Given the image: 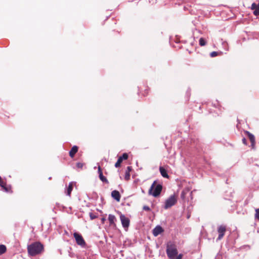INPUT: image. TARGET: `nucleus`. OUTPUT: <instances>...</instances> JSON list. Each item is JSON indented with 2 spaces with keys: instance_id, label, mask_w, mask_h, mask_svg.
Masks as SVG:
<instances>
[{
  "instance_id": "obj_1",
  "label": "nucleus",
  "mask_w": 259,
  "mask_h": 259,
  "mask_svg": "<svg viewBox=\"0 0 259 259\" xmlns=\"http://www.w3.org/2000/svg\"><path fill=\"white\" fill-rule=\"evenodd\" d=\"M28 253L31 256L41 253L44 250V245L39 242H34L27 247Z\"/></svg>"
},
{
  "instance_id": "obj_2",
  "label": "nucleus",
  "mask_w": 259,
  "mask_h": 259,
  "mask_svg": "<svg viewBox=\"0 0 259 259\" xmlns=\"http://www.w3.org/2000/svg\"><path fill=\"white\" fill-rule=\"evenodd\" d=\"M166 252L169 259H174L178 255V251L175 243L171 241L167 243Z\"/></svg>"
},
{
  "instance_id": "obj_3",
  "label": "nucleus",
  "mask_w": 259,
  "mask_h": 259,
  "mask_svg": "<svg viewBox=\"0 0 259 259\" xmlns=\"http://www.w3.org/2000/svg\"><path fill=\"white\" fill-rule=\"evenodd\" d=\"M162 189V186L161 184L156 185V181H155L151 186L149 191L148 194L151 195L154 197H158Z\"/></svg>"
},
{
  "instance_id": "obj_4",
  "label": "nucleus",
  "mask_w": 259,
  "mask_h": 259,
  "mask_svg": "<svg viewBox=\"0 0 259 259\" xmlns=\"http://www.w3.org/2000/svg\"><path fill=\"white\" fill-rule=\"evenodd\" d=\"M177 202V196L174 194L171 195L168 199L165 200L164 208L167 209L173 205H174Z\"/></svg>"
},
{
  "instance_id": "obj_5",
  "label": "nucleus",
  "mask_w": 259,
  "mask_h": 259,
  "mask_svg": "<svg viewBox=\"0 0 259 259\" xmlns=\"http://www.w3.org/2000/svg\"><path fill=\"white\" fill-rule=\"evenodd\" d=\"M73 236L77 245L81 247H84L86 245L85 241L81 234L75 232L73 233Z\"/></svg>"
},
{
  "instance_id": "obj_6",
  "label": "nucleus",
  "mask_w": 259,
  "mask_h": 259,
  "mask_svg": "<svg viewBox=\"0 0 259 259\" xmlns=\"http://www.w3.org/2000/svg\"><path fill=\"white\" fill-rule=\"evenodd\" d=\"M227 231V227L225 225H221L219 226L218 228V232L219 233V236L217 238L218 240H221Z\"/></svg>"
},
{
  "instance_id": "obj_7",
  "label": "nucleus",
  "mask_w": 259,
  "mask_h": 259,
  "mask_svg": "<svg viewBox=\"0 0 259 259\" xmlns=\"http://www.w3.org/2000/svg\"><path fill=\"white\" fill-rule=\"evenodd\" d=\"M120 219L122 225V227L126 229L129 227L130 225V219L126 217L124 214H121L120 215Z\"/></svg>"
},
{
  "instance_id": "obj_8",
  "label": "nucleus",
  "mask_w": 259,
  "mask_h": 259,
  "mask_svg": "<svg viewBox=\"0 0 259 259\" xmlns=\"http://www.w3.org/2000/svg\"><path fill=\"white\" fill-rule=\"evenodd\" d=\"M246 135L248 136L250 142H251V146L252 149H254L255 147V137L254 135H253L252 134H251L250 132L248 131H246L245 132Z\"/></svg>"
},
{
  "instance_id": "obj_9",
  "label": "nucleus",
  "mask_w": 259,
  "mask_h": 259,
  "mask_svg": "<svg viewBox=\"0 0 259 259\" xmlns=\"http://www.w3.org/2000/svg\"><path fill=\"white\" fill-rule=\"evenodd\" d=\"M108 221L109 222V225L113 227H116V225L115 222L116 221V218L115 215L110 214L108 215Z\"/></svg>"
},
{
  "instance_id": "obj_10",
  "label": "nucleus",
  "mask_w": 259,
  "mask_h": 259,
  "mask_svg": "<svg viewBox=\"0 0 259 259\" xmlns=\"http://www.w3.org/2000/svg\"><path fill=\"white\" fill-rule=\"evenodd\" d=\"M111 196L117 202H119L120 200L121 195L119 192L117 190H113L111 192Z\"/></svg>"
},
{
  "instance_id": "obj_11",
  "label": "nucleus",
  "mask_w": 259,
  "mask_h": 259,
  "mask_svg": "<svg viewBox=\"0 0 259 259\" xmlns=\"http://www.w3.org/2000/svg\"><path fill=\"white\" fill-rule=\"evenodd\" d=\"M163 232V229L160 226H156L153 230V234L154 236H157Z\"/></svg>"
},
{
  "instance_id": "obj_12",
  "label": "nucleus",
  "mask_w": 259,
  "mask_h": 259,
  "mask_svg": "<svg viewBox=\"0 0 259 259\" xmlns=\"http://www.w3.org/2000/svg\"><path fill=\"white\" fill-rule=\"evenodd\" d=\"M1 187L7 192H12L11 187L10 185H7V183L3 181V184H0Z\"/></svg>"
},
{
  "instance_id": "obj_13",
  "label": "nucleus",
  "mask_w": 259,
  "mask_h": 259,
  "mask_svg": "<svg viewBox=\"0 0 259 259\" xmlns=\"http://www.w3.org/2000/svg\"><path fill=\"white\" fill-rule=\"evenodd\" d=\"M78 150V147L77 146H73L70 151H69V156L73 158L74 157L75 154L77 152Z\"/></svg>"
},
{
  "instance_id": "obj_14",
  "label": "nucleus",
  "mask_w": 259,
  "mask_h": 259,
  "mask_svg": "<svg viewBox=\"0 0 259 259\" xmlns=\"http://www.w3.org/2000/svg\"><path fill=\"white\" fill-rule=\"evenodd\" d=\"M159 171L161 176L165 178H168L169 176L167 173L166 170L162 166H160Z\"/></svg>"
},
{
  "instance_id": "obj_15",
  "label": "nucleus",
  "mask_w": 259,
  "mask_h": 259,
  "mask_svg": "<svg viewBox=\"0 0 259 259\" xmlns=\"http://www.w3.org/2000/svg\"><path fill=\"white\" fill-rule=\"evenodd\" d=\"M132 170L131 166H127L125 174L124 179L125 180L128 181L130 178V172Z\"/></svg>"
},
{
  "instance_id": "obj_16",
  "label": "nucleus",
  "mask_w": 259,
  "mask_h": 259,
  "mask_svg": "<svg viewBox=\"0 0 259 259\" xmlns=\"http://www.w3.org/2000/svg\"><path fill=\"white\" fill-rule=\"evenodd\" d=\"M72 189H73V182H70L69 184V186L67 189V195H68L69 196H70L71 192L72 191Z\"/></svg>"
},
{
  "instance_id": "obj_17",
  "label": "nucleus",
  "mask_w": 259,
  "mask_h": 259,
  "mask_svg": "<svg viewBox=\"0 0 259 259\" xmlns=\"http://www.w3.org/2000/svg\"><path fill=\"white\" fill-rule=\"evenodd\" d=\"M99 177L100 180L101 181H102L103 182L105 183L106 184L109 183L108 180L107 179V178L106 177H105L103 176V174H100V175H99Z\"/></svg>"
},
{
  "instance_id": "obj_18",
  "label": "nucleus",
  "mask_w": 259,
  "mask_h": 259,
  "mask_svg": "<svg viewBox=\"0 0 259 259\" xmlns=\"http://www.w3.org/2000/svg\"><path fill=\"white\" fill-rule=\"evenodd\" d=\"M7 250L6 246L5 245H0V255L5 253Z\"/></svg>"
},
{
  "instance_id": "obj_19",
  "label": "nucleus",
  "mask_w": 259,
  "mask_h": 259,
  "mask_svg": "<svg viewBox=\"0 0 259 259\" xmlns=\"http://www.w3.org/2000/svg\"><path fill=\"white\" fill-rule=\"evenodd\" d=\"M222 54V53L221 52H218L213 51V52H212L211 53H210V56L211 57H215L216 56L221 55Z\"/></svg>"
},
{
  "instance_id": "obj_20",
  "label": "nucleus",
  "mask_w": 259,
  "mask_h": 259,
  "mask_svg": "<svg viewBox=\"0 0 259 259\" xmlns=\"http://www.w3.org/2000/svg\"><path fill=\"white\" fill-rule=\"evenodd\" d=\"M122 161L123 160H122L121 158L119 157L118 158L117 162L115 164V166L116 167H118L120 166V164L122 163Z\"/></svg>"
},
{
  "instance_id": "obj_21",
  "label": "nucleus",
  "mask_w": 259,
  "mask_h": 259,
  "mask_svg": "<svg viewBox=\"0 0 259 259\" xmlns=\"http://www.w3.org/2000/svg\"><path fill=\"white\" fill-rule=\"evenodd\" d=\"M199 43L200 46H204L206 45V41L203 38L201 37L199 39Z\"/></svg>"
},
{
  "instance_id": "obj_22",
  "label": "nucleus",
  "mask_w": 259,
  "mask_h": 259,
  "mask_svg": "<svg viewBox=\"0 0 259 259\" xmlns=\"http://www.w3.org/2000/svg\"><path fill=\"white\" fill-rule=\"evenodd\" d=\"M128 154L126 153H123L122 156H120V158H121L122 160H126L128 158Z\"/></svg>"
},
{
  "instance_id": "obj_23",
  "label": "nucleus",
  "mask_w": 259,
  "mask_h": 259,
  "mask_svg": "<svg viewBox=\"0 0 259 259\" xmlns=\"http://www.w3.org/2000/svg\"><path fill=\"white\" fill-rule=\"evenodd\" d=\"M255 218L259 220V208L255 209Z\"/></svg>"
},
{
  "instance_id": "obj_24",
  "label": "nucleus",
  "mask_w": 259,
  "mask_h": 259,
  "mask_svg": "<svg viewBox=\"0 0 259 259\" xmlns=\"http://www.w3.org/2000/svg\"><path fill=\"white\" fill-rule=\"evenodd\" d=\"M84 165V164L80 162H78L76 163V166L77 167L79 168H82Z\"/></svg>"
},
{
  "instance_id": "obj_25",
  "label": "nucleus",
  "mask_w": 259,
  "mask_h": 259,
  "mask_svg": "<svg viewBox=\"0 0 259 259\" xmlns=\"http://www.w3.org/2000/svg\"><path fill=\"white\" fill-rule=\"evenodd\" d=\"M143 209L145 210H146V211L150 210V207L148 206H146V205L143 206Z\"/></svg>"
},
{
  "instance_id": "obj_26",
  "label": "nucleus",
  "mask_w": 259,
  "mask_h": 259,
  "mask_svg": "<svg viewBox=\"0 0 259 259\" xmlns=\"http://www.w3.org/2000/svg\"><path fill=\"white\" fill-rule=\"evenodd\" d=\"M98 172L99 175H100V174H103L102 169H101V167L100 166H99L98 167Z\"/></svg>"
},
{
  "instance_id": "obj_27",
  "label": "nucleus",
  "mask_w": 259,
  "mask_h": 259,
  "mask_svg": "<svg viewBox=\"0 0 259 259\" xmlns=\"http://www.w3.org/2000/svg\"><path fill=\"white\" fill-rule=\"evenodd\" d=\"M90 218H91V220H93V219H94L97 218L96 215L93 214L92 213H90Z\"/></svg>"
},
{
  "instance_id": "obj_28",
  "label": "nucleus",
  "mask_w": 259,
  "mask_h": 259,
  "mask_svg": "<svg viewBox=\"0 0 259 259\" xmlns=\"http://www.w3.org/2000/svg\"><path fill=\"white\" fill-rule=\"evenodd\" d=\"M242 142H243V143L244 144L246 145V144H247V141H246V140L245 139V138H243V139H242Z\"/></svg>"
},
{
  "instance_id": "obj_29",
  "label": "nucleus",
  "mask_w": 259,
  "mask_h": 259,
  "mask_svg": "<svg viewBox=\"0 0 259 259\" xmlns=\"http://www.w3.org/2000/svg\"><path fill=\"white\" fill-rule=\"evenodd\" d=\"M148 90H145V93H143V95H144V96H146V95H147L148 94Z\"/></svg>"
},
{
  "instance_id": "obj_30",
  "label": "nucleus",
  "mask_w": 259,
  "mask_h": 259,
  "mask_svg": "<svg viewBox=\"0 0 259 259\" xmlns=\"http://www.w3.org/2000/svg\"><path fill=\"white\" fill-rule=\"evenodd\" d=\"M2 183L3 184V180H2L1 177L0 176V184Z\"/></svg>"
},
{
  "instance_id": "obj_31",
  "label": "nucleus",
  "mask_w": 259,
  "mask_h": 259,
  "mask_svg": "<svg viewBox=\"0 0 259 259\" xmlns=\"http://www.w3.org/2000/svg\"><path fill=\"white\" fill-rule=\"evenodd\" d=\"M105 218H102V219H101V221H102V223H104V222H105Z\"/></svg>"
}]
</instances>
